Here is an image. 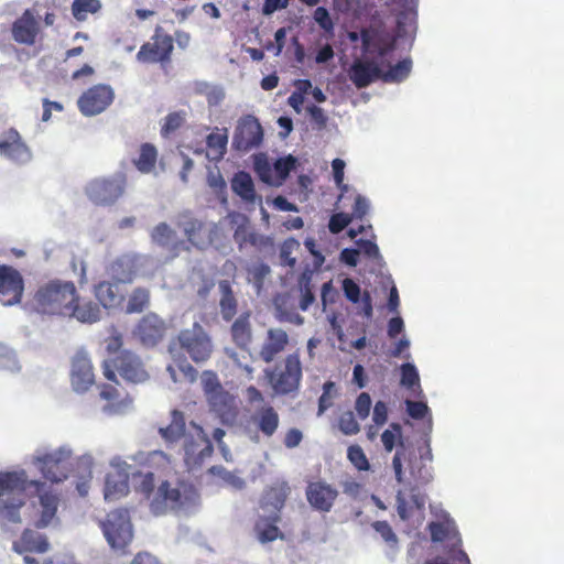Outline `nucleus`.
<instances>
[{
  "label": "nucleus",
  "mask_w": 564,
  "mask_h": 564,
  "mask_svg": "<svg viewBox=\"0 0 564 564\" xmlns=\"http://www.w3.org/2000/svg\"><path fill=\"white\" fill-rule=\"evenodd\" d=\"M72 454L73 451L68 445L52 451L37 449L32 463L46 480L55 484L66 480L73 473L76 478V490L79 496L85 497L89 491L94 458L90 454H84L77 458L76 467L70 468Z\"/></svg>",
  "instance_id": "obj_1"
},
{
  "label": "nucleus",
  "mask_w": 564,
  "mask_h": 564,
  "mask_svg": "<svg viewBox=\"0 0 564 564\" xmlns=\"http://www.w3.org/2000/svg\"><path fill=\"white\" fill-rule=\"evenodd\" d=\"M111 470L106 475L104 496L107 501H115L129 492L131 480L138 491L148 495L153 489V473L140 471L121 458H113Z\"/></svg>",
  "instance_id": "obj_2"
},
{
  "label": "nucleus",
  "mask_w": 564,
  "mask_h": 564,
  "mask_svg": "<svg viewBox=\"0 0 564 564\" xmlns=\"http://www.w3.org/2000/svg\"><path fill=\"white\" fill-rule=\"evenodd\" d=\"M34 299L43 313L64 317L66 308L76 302L77 291L72 281L55 279L42 284Z\"/></svg>",
  "instance_id": "obj_3"
},
{
  "label": "nucleus",
  "mask_w": 564,
  "mask_h": 564,
  "mask_svg": "<svg viewBox=\"0 0 564 564\" xmlns=\"http://www.w3.org/2000/svg\"><path fill=\"white\" fill-rule=\"evenodd\" d=\"M144 496L150 500V511L155 517L184 510L189 499V495L182 490L181 485L167 480H162L156 487L153 480V489Z\"/></svg>",
  "instance_id": "obj_4"
},
{
  "label": "nucleus",
  "mask_w": 564,
  "mask_h": 564,
  "mask_svg": "<svg viewBox=\"0 0 564 564\" xmlns=\"http://www.w3.org/2000/svg\"><path fill=\"white\" fill-rule=\"evenodd\" d=\"M214 446L203 427L191 422L183 442V459L189 471L199 470L207 458L212 456Z\"/></svg>",
  "instance_id": "obj_5"
},
{
  "label": "nucleus",
  "mask_w": 564,
  "mask_h": 564,
  "mask_svg": "<svg viewBox=\"0 0 564 564\" xmlns=\"http://www.w3.org/2000/svg\"><path fill=\"white\" fill-rule=\"evenodd\" d=\"M177 343L195 364L206 362L213 352V343L204 327L195 322L192 327L182 329Z\"/></svg>",
  "instance_id": "obj_6"
},
{
  "label": "nucleus",
  "mask_w": 564,
  "mask_h": 564,
  "mask_svg": "<svg viewBox=\"0 0 564 564\" xmlns=\"http://www.w3.org/2000/svg\"><path fill=\"white\" fill-rule=\"evenodd\" d=\"M101 529L108 544L117 551H123L133 539L130 516L126 509L109 512L106 520L101 522Z\"/></svg>",
  "instance_id": "obj_7"
},
{
  "label": "nucleus",
  "mask_w": 564,
  "mask_h": 564,
  "mask_svg": "<svg viewBox=\"0 0 564 564\" xmlns=\"http://www.w3.org/2000/svg\"><path fill=\"white\" fill-rule=\"evenodd\" d=\"M265 378L276 394H289L296 391L302 379V367L297 355L292 354L285 358L283 370H264Z\"/></svg>",
  "instance_id": "obj_8"
},
{
  "label": "nucleus",
  "mask_w": 564,
  "mask_h": 564,
  "mask_svg": "<svg viewBox=\"0 0 564 564\" xmlns=\"http://www.w3.org/2000/svg\"><path fill=\"white\" fill-rule=\"evenodd\" d=\"M111 364H113V367L118 370L119 375L127 381L140 383L148 379V373L144 370L140 358L131 351H121L115 360L104 361V375L108 380L113 381L116 372L111 368Z\"/></svg>",
  "instance_id": "obj_9"
},
{
  "label": "nucleus",
  "mask_w": 564,
  "mask_h": 564,
  "mask_svg": "<svg viewBox=\"0 0 564 564\" xmlns=\"http://www.w3.org/2000/svg\"><path fill=\"white\" fill-rule=\"evenodd\" d=\"M383 58L378 54L357 56L350 64L347 74L357 88H366L382 76Z\"/></svg>",
  "instance_id": "obj_10"
},
{
  "label": "nucleus",
  "mask_w": 564,
  "mask_h": 564,
  "mask_svg": "<svg viewBox=\"0 0 564 564\" xmlns=\"http://www.w3.org/2000/svg\"><path fill=\"white\" fill-rule=\"evenodd\" d=\"M126 178L119 173L109 178H95L85 188L88 198L97 205H111L124 192Z\"/></svg>",
  "instance_id": "obj_11"
},
{
  "label": "nucleus",
  "mask_w": 564,
  "mask_h": 564,
  "mask_svg": "<svg viewBox=\"0 0 564 564\" xmlns=\"http://www.w3.org/2000/svg\"><path fill=\"white\" fill-rule=\"evenodd\" d=\"M115 91L111 86L98 84L87 89L78 98L77 105L86 117H94L104 112L113 101Z\"/></svg>",
  "instance_id": "obj_12"
},
{
  "label": "nucleus",
  "mask_w": 564,
  "mask_h": 564,
  "mask_svg": "<svg viewBox=\"0 0 564 564\" xmlns=\"http://www.w3.org/2000/svg\"><path fill=\"white\" fill-rule=\"evenodd\" d=\"M263 130L258 119L251 115L238 120L232 137V147L241 152H248L262 143Z\"/></svg>",
  "instance_id": "obj_13"
},
{
  "label": "nucleus",
  "mask_w": 564,
  "mask_h": 564,
  "mask_svg": "<svg viewBox=\"0 0 564 564\" xmlns=\"http://www.w3.org/2000/svg\"><path fill=\"white\" fill-rule=\"evenodd\" d=\"M153 42L144 43L137 54L141 63H164L169 62L173 52V37L162 32V28L155 29L152 36Z\"/></svg>",
  "instance_id": "obj_14"
},
{
  "label": "nucleus",
  "mask_w": 564,
  "mask_h": 564,
  "mask_svg": "<svg viewBox=\"0 0 564 564\" xmlns=\"http://www.w3.org/2000/svg\"><path fill=\"white\" fill-rule=\"evenodd\" d=\"M347 39L351 43L361 42V54L372 55L378 54L379 57H386L388 53L394 50L395 42L380 35L376 30L364 28L358 33L356 31H348Z\"/></svg>",
  "instance_id": "obj_15"
},
{
  "label": "nucleus",
  "mask_w": 564,
  "mask_h": 564,
  "mask_svg": "<svg viewBox=\"0 0 564 564\" xmlns=\"http://www.w3.org/2000/svg\"><path fill=\"white\" fill-rule=\"evenodd\" d=\"M24 281L21 273L7 264L0 265V302L3 306H13L21 302Z\"/></svg>",
  "instance_id": "obj_16"
},
{
  "label": "nucleus",
  "mask_w": 564,
  "mask_h": 564,
  "mask_svg": "<svg viewBox=\"0 0 564 564\" xmlns=\"http://www.w3.org/2000/svg\"><path fill=\"white\" fill-rule=\"evenodd\" d=\"M0 155L19 165L26 164L32 159L31 150L14 129H9L1 134Z\"/></svg>",
  "instance_id": "obj_17"
},
{
  "label": "nucleus",
  "mask_w": 564,
  "mask_h": 564,
  "mask_svg": "<svg viewBox=\"0 0 564 564\" xmlns=\"http://www.w3.org/2000/svg\"><path fill=\"white\" fill-rule=\"evenodd\" d=\"M70 383L76 393L86 392L95 383L93 365L85 350H78L72 359Z\"/></svg>",
  "instance_id": "obj_18"
},
{
  "label": "nucleus",
  "mask_w": 564,
  "mask_h": 564,
  "mask_svg": "<svg viewBox=\"0 0 564 564\" xmlns=\"http://www.w3.org/2000/svg\"><path fill=\"white\" fill-rule=\"evenodd\" d=\"M40 30L41 25L35 12L31 9H26L22 15L12 23L11 35L19 44L33 45Z\"/></svg>",
  "instance_id": "obj_19"
},
{
  "label": "nucleus",
  "mask_w": 564,
  "mask_h": 564,
  "mask_svg": "<svg viewBox=\"0 0 564 564\" xmlns=\"http://www.w3.org/2000/svg\"><path fill=\"white\" fill-rule=\"evenodd\" d=\"M305 495L313 509L329 512L338 497V491L325 481H314L307 485Z\"/></svg>",
  "instance_id": "obj_20"
},
{
  "label": "nucleus",
  "mask_w": 564,
  "mask_h": 564,
  "mask_svg": "<svg viewBox=\"0 0 564 564\" xmlns=\"http://www.w3.org/2000/svg\"><path fill=\"white\" fill-rule=\"evenodd\" d=\"M291 488L288 482H276L268 488L261 498V508L268 513L272 522L280 521V511L284 507L285 499L290 495Z\"/></svg>",
  "instance_id": "obj_21"
},
{
  "label": "nucleus",
  "mask_w": 564,
  "mask_h": 564,
  "mask_svg": "<svg viewBox=\"0 0 564 564\" xmlns=\"http://www.w3.org/2000/svg\"><path fill=\"white\" fill-rule=\"evenodd\" d=\"M165 323L156 314L145 315L138 324L134 335L145 347H154L163 338Z\"/></svg>",
  "instance_id": "obj_22"
},
{
  "label": "nucleus",
  "mask_w": 564,
  "mask_h": 564,
  "mask_svg": "<svg viewBox=\"0 0 564 564\" xmlns=\"http://www.w3.org/2000/svg\"><path fill=\"white\" fill-rule=\"evenodd\" d=\"M28 478L24 471L0 473V501L11 500L14 497H23Z\"/></svg>",
  "instance_id": "obj_23"
},
{
  "label": "nucleus",
  "mask_w": 564,
  "mask_h": 564,
  "mask_svg": "<svg viewBox=\"0 0 564 564\" xmlns=\"http://www.w3.org/2000/svg\"><path fill=\"white\" fill-rule=\"evenodd\" d=\"M410 475L414 482L408 481L413 503L421 508L423 502L420 501L415 490L421 485H426L433 479V468L425 463V457L414 458L410 460Z\"/></svg>",
  "instance_id": "obj_24"
},
{
  "label": "nucleus",
  "mask_w": 564,
  "mask_h": 564,
  "mask_svg": "<svg viewBox=\"0 0 564 564\" xmlns=\"http://www.w3.org/2000/svg\"><path fill=\"white\" fill-rule=\"evenodd\" d=\"M182 226L188 241L199 249H204L212 243V234L217 231L216 224H212L210 228L206 229L204 224L196 218H187Z\"/></svg>",
  "instance_id": "obj_25"
},
{
  "label": "nucleus",
  "mask_w": 564,
  "mask_h": 564,
  "mask_svg": "<svg viewBox=\"0 0 564 564\" xmlns=\"http://www.w3.org/2000/svg\"><path fill=\"white\" fill-rule=\"evenodd\" d=\"M232 192L243 202L249 204H262V196L258 195L254 182L248 172H237L230 181Z\"/></svg>",
  "instance_id": "obj_26"
},
{
  "label": "nucleus",
  "mask_w": 564,
  "mask_h": 564,
  "mask_svg": "<svg viewBox=\"0 0 564 564\" xmlns=\"http://www.w3.org/2000/svg\"><path fill=\"white\" fill-rule=\"evenodd\" d=\"M64 317L75 318L83 324H94L101 319L102 311L98 303L93 301L76 302L66 308Z\"/></svg>",
  "instance_id": "obj_27"
},
{
  "label": "nucleus",
  "mask_w": 564,
  "mask_h": 564,
  "mask_svg": "<svg viewBox=\"0 0 564 564\" xmlns=\"http://www.w3.org/2000/svg\"><path fill=\"white\" fill-rule=\"evenodd\" d=\"M288 334L281 328H271L268 330V340L260 350V358L264 362H271L275 356L288 345Z\"/></svg>",
  "instance_id": "obj_28"
},
{
  "label": "nucleus",
  "mask_w": 564,
  "mask_h": 564,
  "mask_svg": "<svg viewBox=\"0 0 564 564\" xmlns=\"http://www.w3.org/2000/svg\"><path fill=\"white\" fill-rule=\"evenodd\" d=\"M159 433L167 447H172L181 437L185 440L187 430L185 426L184 414L177 410H173L171 412V423L166 426L160 427Z\"/></svg>",
  "instance_id": "obj_29"
},
{
  "label": "nucleus",
  "mask_w": 564,
  "mask_h": 564,
  "mask_svg": "<svg viewBox=\"0 0 564 564\" xmlns=\"http://www.w3.org/2000/svg\"><path fill=\"white\" fill-rule=\"evenodd\" d=\"M341 289L345 297L354 304L361 303L364 315L366 317L372 316V300L368 292L361 294V288L352 279L346 278L343 281Z\"/></svg>",
  "instance_id": "obj_30"
},
{
  "label": "nucleus",
  "mask_w": 564,
  "mask_h": 564,
  "mask_svg": "<svg viewBox=\"0 0 564 564\" xmlns=\"http://www.w3.org/2000/svg\"><path fill=\"white\" fill-rule=\"evenodd\" d=\"M108 274L117 283H131L134 279V262L131 254L116 259L108 268Z\"/></svg>",
  "instance_id": "obj_31"
},
{
  "label": "nucleus",
  "mask_w": 564,
  "mask_h": 564,
  "mask_svg": "<svg viewBox=\"0 0 564 564\" xmlns=\"http://www.w3.org/2000/svg\"><path fill=\"white\" fill-rule=\"evenodd\" d=\"M95 296L105 308L116 307L121 304L123 293L119 283L102 281L95 286Z\"/></svg>",
  "instance_id": "obj_32"
},
{
  "label": "nucleus",
  "mask_w": 564,
  "mask_h": 564,
  "mask_svg": "<svg viewBox=\"0 0 564 564\" xmlns=\"http://www.w3.org/2000/svg\"><path fill=\"white\" fill-rule=\"evenodd\" d=\"M252 422L263 435L271 437L279 427L280 417L278 412L268 405L261 408L252 415Z\"/></svg>",
  "instance_id": "obj_33"
},
{
  "label": "nucleus",
  "mask_w": 564,
  "mask_h": 564,
  "mask_svg": "<svg viewBox=\"0 0 564 564\" xmlns=\"http://www.w3.org/2000/svg\"><path fill=\"white\" fill-rule=\"evenodd\" d=\"M218 292L220 295L219 307L221 316L229 322L237 313V300L235 297L231 283L228 280L218 282Z\"/></svg>",
  "instance_id": "obj_34"
},
{
  "label": "nucleus",
  "mask_w": 564,
  "mask_h": 564,
  "mask_svg": "<svg viewBox=\"0 0 564 564\" xmlns=\"http://www.w3.org/2000/svg\"><path fill=\"white\" fill-rule=\"evenodd\" d=\"M412 69V59L406 57L391 66L383 58L381 79L386 83H401L405 80Z\"/></svg>",
  "instance_id": "obj_35"
},
{
  "label": "nucleus",
  "mask_w": 564,
  "mask_h": 564,
  "mask_svg": "<svg viewBox=\"0 0 564 564\" xmlns=\"http://www.w3.org/2000/svg\"><path fill=\"white\" fill-rule=\"evenodd\" d=\"M400 384L411 390L416 397L423 393L420 384V375L416 366L412 362H405L400 367Z\"/></svg>",
  "instance_id": "obj_36"
},
{
  "label": "nucleus",
  "mask_w": 564,
  "mask_h": 564,
  "mask_svg": "<svg viewBox=\"0 0 564 564\" xmlns=\"http://www.w3.org/2000/svg\"><path fill=\"white\" fill-rule=\"evenodd\" d=\"M41 516L36 521V527L40 529L46 528L55 518L57 511L58 499L51 494H43L40 496Z\"/></svg>",
  "instance_id": "obj_37"
},
{
  "label": "nucleus",
  "mask_w": 564,
  "mask_h": 564,
  "mask_svg": "<svg viewBox=\"0 0 564 564\" xmlns=\"http://www.w3.org/2000/svg\"><path fill=\"white\" fill-rule=\"evenodd\" d=\"M231 335L234 341L240 348H247L251 341V327L249 323V314L239 316L231 326Z\"/></svg>",
  "instance_id": "obj_38"
},
{
  "label": "nucleus",
  "mask_w": 564,
  "mask_h": 564,
  "mask_svg": "<svg viewBox=\"0 0 564 564\" xmlns=\"http://www.w3.org/2000/svg\"><path fill=\"white\" fill-rule=\"evenodd\" d=\"M297 165V159L291 154L279 158L273 163V170L275 172L273 186H280L288 178L291 171Z\"/></svg>",
  "instance_id": "obj_39"
},
{
  "label": "nucleus",
  "mask_w": 564,
  "mask_h": 564,
  "mask_svg": "<svg viewBox=\"0 0 564 564\" xmlns=\"http://www.w3.org/2000/svg\"><path fill=\"white\" fill-rule=\"evenodd\" d=\"M156 156V149L150 143H144L141 145L139 158L134 160V164L141 173H150L155 165Z\"/></svg>",
  "instance_id": "obj_40"
},
{
  "label": "nucleus",
  "mask_w": 564,
  "mask_h": 564,
  "mask_svg": "<svg viewBox=\"0 0 564 564\" xmlns=\"http://www.w3.org/2000/svg\"><path fill=\"white\" fill-rule=\"evenodd\" d=\"M22 366L18 359L15 350L0 344V370L8 371L10 373H19Z\"/></svg>",
  "instance_id": "obj_41"
},
{
  "label": "nucleus",
  "mask_w": 564,
  "mask_h": 564,
  "mask_svg": "<svg viewBox=\"0 0 564 564\" xmlns=\"http://www.w3.org/2000/svg\"><path fill=\"white\" fill-rule=\"evenodd\" d=\"M272 165L269 162L267 154L258 153L253 155V170L259 176V178L268 184L273 186L274 177L272 175Z\"/></svg>",
  "instance_id": "obj_42"
},
{
  "label": "nucleus",
  "mask_w": 564,
  "mask_h": 564,
  "mask_svg": "<svg viewBox=\"0 0 564 564\" xmlns=\"http://www.w3.org/2000/svg\"><path fill=\"white\" fill-rule=\"evenodd\" d=\"M24 505L23 497H14L11 500L0 501L2 517L11 523H20V508Z\"/></svg>",
  "instance_id": "obj_43"
},
{
  "label": "nucleus",
  "mask_w": 564,
  "mask_h": 564,
  "mask_svg": "<svg viewBox=\"0 0 564 564\" xmlns=\"http://www.w3.org/2000/svg\"><path fill=\"white\" fill-rule=\"evenodd\" d=\"M151 237L155 243L162 247H170L175 242V232L165 223H160L155 226L152 230Z\"/></svg>",
  "instance_id": "obj_44"
},
{
  "label": "nucleus",
  "mask_w": 564,
  "mask_h": 564,
  "mask_svg": "<svg viewBox=\"0 0 564 564\" xmlns=\"http://www.w3.org/2000/svg\"><path fill=\"white\" fill-rule=\"evenodd\" d=\"M149 303V291L143 288L135 289L130 295L127 313H140Z\"/></svg>",
  "instance_id": "obj_45"
},
{
  "label": "nucleus",
  "mask_w": 564,
  "mask_h": 564,
  "mask_svg": "<svg viewBox=\"0 0 564 564\" xmlns=\"http://www.w3.org/2000/svg\"><path fill=\"white\" fill-rule=\"evenodd\" d=\"M100 8L98 0H74L72 4V12L75 19L84 21L87 13H94Z\"/></svg>",
  "instance_id": "obj_46"
},
{
  "label": "nucleus",
  "mask_w": 564,
  "mask_h": 564,
  "mask_svg": "<svg viewBox=\"0 0 564 564\" xmlns=\"http://www.w3.org/2000/svg\"><path fill=\"white\" fill-rule=\"evenodd\" d=\"M134 262L135 275L152 274L158 267V261L148 254H131Z\"/></svg>",
  "instance_id": "obj_47"
},
{
  "label": "nucleus",
  "mask_w": 564,
  "mask_h": 564,
  "mask_svg": "<svg viewBox=\"0 0 564 564\" xmlns=\"http://www.w3.org/2000/svg\"><path fill=\"white\" fill-rule=\"evenodd\" d=\"M313 18L319 28L324 30L326 37L332 39L334 36L335 25L328 10L325 7H317Z\"/></svg>",
  "instance_id": "obj_48"
},
{
  "label": "nucleus",
  "mask_w": 564,
  "mask_h": 564,
  "mask_svg": "<svg viewBox=\"0 0 564 564\" xmlns=\"http://www.w3.org/2000/svg\"><path fill=\"white\" fill-rule=\"evenodd\" d=\"M338 429L344 435H355L359 433L360 425L352 411H346L338 419Z\"/></svg>",
  "instance_id": "obj_49"
},
{
  "label": "nucleus",
  "mask_w": 564,
  "mask_h": 564,
  "mask_svg": "<svg viewBox=\"0 0 564 564\" xmlns=\"http://www.w3.org/2000/svg\"><path fill=\"white\" fill-rule=\"evenodd\" d=\"M209 473L214 476H219L227 484L232 486L236 489H242L246 486V481L237 476L236 474L227 470L225 467L220 465H215L209 468Z\"/></svg>",
  "instance_id": "obj_50"
},
{
  "label": "nucleus",
  "mask_w": 564,
  "mask_h": 564,
  "mask_svg": "<svg viewBox=\"0 0 564 564\" xmlns=\"http://www.w3.org/2000/svg\"><path fill=\"white\" fill-rule=\"evenodd\" d=\"M276 522L262 523L259 521L256 524V531L258 533V539L261 543H268L276 540L280 535V530L275 524Z\"/></svg>",
  "instance_id": "obj_51"
},
{
  "label": "nucleus",
  "mask_w": 564,
  "mask_h": 564,
  "mask_svg": "<svg viewBox=\"0 0 564 564\" xmlns=\"http://www.w3.org/2000/svg\"><path fill=\"white\" fill-rule=\"evenodd\" d=\"M356 243L359 246L358 250L360 253H364L379 265L384 264L383 257L381 256L379 247L376 242L367 239H359L356 241Z\"/></svg>",
  "instance_id": "obj_52"
},
{
  "label": "nucleus",
  "mask_w": 564,
  "mask_h": 564,
  "mask_svg": "<svg viewBox=\"0 0 564 564\" xmlns=\"http://www.w3.org/2000/svg\"><path fill=\"white\" fill-rule=\"evenodd\" d=\"M300 248V242L294 238L286 239L280 248V259L282 264L293 268L296 263V259L291 254Z\"/></svg>",
  "instance_id": "obj_53"
},
{
  "label": "nucleus",
  "mask_w": 564,
  "mask_h": 564,
  "mask_svg": "<svg viewBox=\"0 0 564 564\" xmlns=\"http://www.w3.org/2000/svg\"><path fill=\"white\" fill-rule=\"evenodd\" d=\"M336 394V384L333 381H326L323 384V393L318 399L317 415L321 416L332 406V399Z\"/></svg>",
  "instance_id": "obj_54"
},
{
  "label": "nucleus",
  "mask_w": 564,
  "mask_h": 564,
  "mask_svg": "<svg viewBox=\"0 0 564 564\" xmlns=\"http://www.w3.org/2000/svg\"><path fill=\"white\" fill-rule=\"evenodd\" d=\"M348 459L351 464L359 470H368L370 468L369 462L362 451V448L358 445H351L347 451Z\"/></svg>",
  "instance_id": "obj_55"
},
{
  "label": "nucleus",
  "mask_w": 564,
  "mask_h": 564,
  "mask_svg": "<svg viewBox=\"0 0 564 564\" xmlns=\"http://www.w3.org/2000/svg\"><path fill=\"white\" fill-rule=\"evenodd\" d=\"M207 145L209 149L216 151L220 156L226 152L227 143H228V134L225 129L224 133H210L206 139Z\"/></svg>",
  "instance_id": "obj_56"
},
{
  "label": "nucleus",
  "mask_w": 564,
  "mask_h": 564,
  "mask_svg": "<svg viewBox=\"0 0 564 564\" xmlns=\"http://www.w3.org/2000/svg\"><path fill=\"white\" fill-rule=\"evenodd\" d=\"M391 429L383 431L381 434V442L387 452H391L398 438H401V426L398 423H392Z\"/></svg>",
  "instance_id": "obj_57"
},
{
  "label": "nucleus",
  "mask_w": 564,
  "mask_h": 564,
  "mask_svg": "<svg viewBox=\"0 0 564 564\" xmlns=\"http://www.w3.org/2000/svg\"><path fill=\"white\" fill-rule=\"evenodd\" d=\"M372 401L368 392H361L355 402V411L360 420H366L371 410Z\"/></svg>",
  "instance_id": "obj_58"
},
{
  "label": "nucleus",
  "mask_w": 564,
  "mask_h": 564,
  "mask_svg": "<svg viewBox=\"0 0 564 564\" xmlns=\"http://www.w3.org/2000/svg\"><path fill=\"white\" fill-rule=\"evenodd\" d=\"M351 223V216L346 213L334 214L328 223V229L332 234H339Z\"/></svg>",
  "instance_id": "obj_59"
},
{
  "label": "nucleus",
  "mask_w": 564,
  "mask_h": 564,
  "mask_svg": "<svg viewBox=\"0 0 564 564\" xmlns=\"http://www.w3.org/2000/svg\"><path fill=\"white\" fill-rule=\"evenodd\" d=\"M406 412L414 420L423 419L430 411V408L426 403L421 401H405Z\"/></svg>",
  "instance_id": "obj_60"
},
{
  "label": "nucleus",
  "mask_w": 564,
  "mask_h": 564,
  "mask_svg": "<svg viewBox=\"0 0 564 564\" xmlns=\"http://www.w3.org/2000/svg\"><path fill=\"white\" fill-rule=\"evenodd\" d=\"M372 528L384 540V542L389 544L397 543L398 539L392 528L387 521H376L372 523Z\"/></svg>",
  "instance_id": "obj_61"
},
{
  "label": "nucleus",
  "mask_w": 564,
  "mask_h": 564,
  "mask_svg": "<svg viewBox=\"0 0 564 564\" xmlns=\"http://www.w3.org/2000/svg\"><path fill=\"white\" fill-rule=\"evenodd\" d=\"M345 161L341 159H334L332 162V169H333V176L334 182L337 185L338 188H340L343 192H346L348 189V186L344 184V170H345Z\"/></svg>",
  "instance_id": "obj_62"
},
{
  "label": "nucleus",
  "mask_w": 564,
  "mask_h": 564,
  "mask_svg": "<svg viewBox=\"0 0 564 564\" xmlns=\"http://www.w3.org/2000/svg\"><path fill=\"white\" fill-rule=\"evenodd\" d=\"M184 122V117L181 112H172L165 117V122L162 127V133L169 134L178 129Z\"/></svg>",
  "instance_id": "obj_63"
},
{
  "label": "nucleus",
  "mask_w": 564,
  "mask_h": 564,
  "mask_svg": "<svg viewBox=\"0 0 564 564\" xmlns=\"http://www.w3.org/2000/svg\"><path fill=\"white\" fill-rule=\"evenodd\" d=\"M370 209V202L367 197L358 194L355 198V204L352 206V215L351 218L362 219Z\"/></svg>",
  "instance_id": "obj_64"
}]
</instances>
